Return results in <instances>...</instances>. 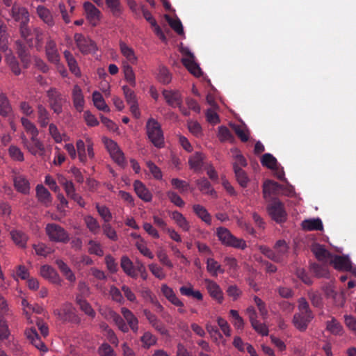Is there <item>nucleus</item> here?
Returning a JSON list of instances; mask_svg holds the SVG:
<instances>
[{
	"label": "nucleus",
	"mask_w": 356,
	"mask_h": 356,
	"mask_svg": "<svg viewBox=\"0 0 356 356\" xmlns=\"http://www.w3.org/2000/svg\"><path fill=\"white\" fill-rule=\"evenodd\" d=\"M298 312L295 313L292 319L294 327L300 332H305L314 318V314L309 303L304 298L298 300Z\"/></svg>",
	"instance_id": "f257e3e1"
},
{
	"label": "nucleus",
	"mask_w": 356,
	"mask_h": 356,
	"mask_svg": "<svg viewBox=\"0 0 356 356\" xmlns=\"http://www.w3.org/2000/svg\"><path fill=\"white\" fill-rule=\"evenodd\" d=\"M216 235L221 243L225 246L240 250H245L247 248L245 240L236 238L225 227H218L216 229Z\"/></svg>",
	"instance_id": "f03ea898"
},
{
	"label": "nucleus",
	"mask_w": 356,
	"mask_h": 356,
	"mask_svg": "<svg viewBox=\"0 0 356 356\" xmlns=\"http://www.w3.org/2000/svg\"><path fill=\"white\" fill-rule=\"evenodd\" d=\"M54 314L63 323L79 324L81 322L80 318L76 314L75 308L68 302L63 303L60 308L54 309Z\"/></svg>",
	"instance_id": "7ed1b4c3"
},
{
	"label": "nucleus",
	"mask_w": 356,
	"mask_h": 356,
	"mask_svg": "<svg viewBox=\"0 0 356 356\" xmlns=\"http://www.w3.org/2000/svg\"><path fill=\"white\" fill-rule=\"evenodd\" d=\"M147 134L153 145L159 148L163 146L164 138L160 124L154 118H150L146 124Z\"/></svg>",
	"instance_id": "20e7f679"
},
{
	"label": "nucleus",
	"mask_w": 356,
	"mask_h": 356,
	"mask_svg": "<svg viewBox=\"0 0 356 356\" xmlns=\"http://www.w3.org/2000/svg\"><path fill=\"white\" fill-rule=\"evenodd\" d=\"M45 232L50 241L67 243L70 241V236L67 232L58 224H47L45 227Z\"/></svg>",
	"instance_id": "39448f33"
},
{
	"label": "nucleus",
	"mask_w": 356,
	"mask_h": 356,
	"mask_svg": "<svg viewBox=\"0 0 356 356\" xmlns=\"http://www.w3.org/2000/svg\"><path fill=\"white\" fill-rule=\"evenodd\" d=\"M48 103L50 108L57 115L63 112V106L65 99L63 95L56 88H50L47 91Z\"/></svg>",
	"instance_id": "423d86ee"
},
{
	"label": "nucleus",
	"mask_w": 356,
	"mask_h": 356,
	"mask_svg": "<svg viewBox=\"0 0 356 356\" xmlns=\"http://www.w3.org/2000/svg\"><path fill=\"white\" fill-rule=\"evenodd\" d=\"M24 147L33 156H43L45 153L44 145L38 136H31L29 140L24 134L21 136Z\"/></svg>",
	"instance_id": "0eeeda50"
},
{
	"label": "nucleus",
	"mask_w": 356,
	"mask_h": 356,
	"mask_svg": "<svg viewBox=\"0 0 356 356\" xmlns=\"http://www.w3.org/2000/svg\"><path fill=\"white\" fill-rule=\"evenodd\" d=\"M74 39L77 48L83 54L94 53L97 49L95 42L81 33H75Z\"/></svg>",
	"instance_id": "6e6552de"
},
{
	"label": "nucleus",
	"mask_w": 356,
	"mask_h": 356,
	"mask_svg": "<svg viewBox=\"0 0 356 356\" xmlns=\"http://www.w3.org/2000/svg\"><path fill=\"white\" fill-rule=\"evenodd\" d=\"M268 214L273 220L278 223L284 222L286 220V213L284 210L283 204L279 200H274L267 207Z\"/></svg>",
	"instance_id": "1a4fd4ad"
},
{
	"label": "nucleus",
	"mask_w": 356,
	"mask_h": 356,
	"mask_svg": "<svg viewBox=\"0 0 356 356\" xmlns=\"http://www.w3.org/2000/svg\"><path fill=\"white\" fill-rule=\"evenodd\" d=\"M187 56L181 59V63L187 70L195 76H200L202 74V70L199 65L195 61V56L188 49L183 51Z\"/></svg>",
	"instance_id": "9d476101"
},
{
	"label": "nucleus",
	"mask_w": 356,
	"mask_h": 356,
	"mask_svg": "<svg viewBox=\"0 0 356 356\" xmlns=\"http://www.w3.org/2000/svg\"><path fill=\"white\" fill-rule=\"evenodd\" d=\"M143 314L148 321L149 323L161 334L168 335V331L165 328L164 324L153 314L150 310L144 309Z\"/></svg>",
	"instance_id": "9b49d317"
},
{
	"label": "nucleus",
	"mask_w": 356,
	"mask_h": 356,
	"mask_svg": "<svg viewBox=\"0 0 356 356\" xmlns=\"http://www.w3.org/2000/svg\"><path fill=\"white\" fill-rule=\"evenodd\" d=\"M162 95L168 105L172 108H177L183 103L182 95L179 90H163Z\"/></svg>",
	"instance_id": "f8f14e48"
},
{
	"label": "nucleus",
	"mask_w": 356,
	"mask_h": 356,
	"mask_svg": "<svg viewBox=\"0 0 356 356\" xmlns=\"http://www.w3.org/2000/svg\"><path fill=\"white\" fill-rule=\"evenodd\" d=\"M16 52L20 59L23 67L27 69L31 64V56L26 45L21 41L15 42Z\"/></svg>",
	"instance_id": "ddd939ff"
},
{
	"label": "nucleus",
	"mask_w": 356,
	"mask_h": 356,
	"mask_svg": "<svg viewBox=\"0 0 356 356\" xmlns=\"http://www.w3.org/2000/svg\"><path fill=\"white\" fill-rule=\"evenodd\" d=\"M86 18L92 26H96L99 21L101 12L92 3L87 1L83 3Z\"/></svg>",
	"instance_id": "4468645a"
},
{
	"label": "nucleus",
	"mask_w": 356,
	"mask_h": 356,
	"mask_svg": "<svg viewBox=\"0 0 356 356\" xmlns=\"http://www.w3.org/2000/svg\"><path fill=\"white\" fill-rule=\"evenodd\" d=\"M41 276L44 278L47 279L51 282L61 285L63 280L60 277L56 270L49 265H43L40 268V270Z\"/></svg>",
	"instance_id": "2eb2a0df"
},
{
	"label": "nucleus",
	"mask_w": 356,
	"mask_h": 356,
	"mask_svg": "<svg viewBox=\"0 0 356 356\" xmlns=\"http://www.w3.org/2000/svg\"><path fill=\"white\" fill-rule=\"evenodd\" d=\"M119 47L120 53L126 59V61L123 63H127L129 65H136L138 62V57L134 49L122 40L120 41Z\"/></svg>",
	"instance_id": "dca6fc26"
},
{
	"label": "nucleus",
	"mask_w": 356,
	"mask_h": 356,
	"mask_svg": "<svg viewBox=\"0 0 356 356\" xmlns=\"http://www.w3.org/2000/svg\"><path fill=\"white\" fill-rule=\"evenodd\" d=\"M25 335L29 341L38 350L43 352L47 351V346H45L44 343L42 341L35 328L26 330L25 331Z\"/></svg>",
	"instance_id": "f3484780"
},
{
	"label": "nucleus",
	"mask_w": 356,
	"mask_h": 356,
	"mask_svg": "<svg viewBox=\"0 0 356 356\" xmlns=\"http://www.w3.org/2000/svg\"><path fill=\"white\" fill-rule=\"evenodd\" d=\"M14 187L16 191L24 195H27L30 192V184L25 176L22 175H15L13 178Z\"/></svg>",
	"instance_id": "a211bd4d"
},
{
	"label": "nucleus",
	"mask_w": 356,
	"mask_h": 356,
	"mask_svg": "<svg viewBox=\"0 0 356 356\" xmlns=\"http://www.w3.org/2000/svg\"><path fill=\"white\" fill-rule=\"evenodd\" d=\"M72 98L75 109L78 112H82L85 104V99L82 90L78 85H75L73 87Z\"/></svg>",
	"instance_id": "6ab92c4d"
},
{
	"label": "nucleus",
	"mask_w": 356,
	"mask_h": 356,
	"mask_svg": "<svg viewBox=\"0 0 356 356\" xmlns=\"http://www.w3.org/2000/svg\"><path fill=\"white\" fill-rule=\"evenodd\" d=\"M45 53L48 60L52 63L56 64L60 60L59 54L58 52L56 43L51 39H49L45 46Z\"/></svg>",
	"instance_id": "aec40b11"
},
{
	"label": "nucleus",
	"mask_w": 356,
	"mask_h": 356,
	"mask_svg": "<svg viewBox=\"0 0 356 356\" xmlns=\"http://www.w3.org/2000/svg\"><path fill=\"white\" fill-rule=\"evenodd\" d=\"M121 313L127 321V324L134 333H137L138 331V320L134 314V313L126 307L121 308Z\"/></svg>",
	"instance_id": "412c9836"
},
{
	"label": "nucleus",
	"mask_w": 356,
	"mask_h": 356,
	"mask_svg": "<svg viewBox=\"0 0 356 356\" xmlns=\"http://www.w3.org/2000/svg\"><path fill=\"white\" fill-rule=\"evenodd\" d=\"M134 188L138 197L144 202H149L152 200V193L142 181L136 180L134 183Z\"/></svg>",
	"instance_id": "4be33fe9"
},
{
	"label": "nucleus",
	"mask_w": 356,
	"mask_h": 356,
	"mask_svg": "<svg viewBox=\"0 0 356 356\" xmlns=\"http://www.w3.org/2000/svg\"><path fill=\"white\" fill-rule=\"evenodd\" d=\"M204 159L205 156L202 152H195L188 159L190 168L193 170L195 172L202 171Z\"/></svg>",
	"instance_id": "5701e85b"
},
{
	"label": "nucleus",
	"mask_w": 356,
	"mask_h": 356,
	"mask_svg": "<svg viewBox=\"0 0 356 356\" xmlns=\"http://www.w3.org/2000/svg\"><path fill=\"white\" fill-rule=\"evenodd\" d=\"M11 15L15 21L21 22H29V13L24 7L14 4L11 8Z\"/></svg>",
	"instance_id": "b1692460"
},
{
	"label": "nucleus",
	"mask_w": 356,
	"mask_h": 356,
	"mask_svg": "<svg viewBox=\"0 0 356 356\" xmlns=\"http://www.w3.org/2000/svg\"><path fill=\"white\" fill-rule=\"evenodd\" d=\"M161 291L165 298L170 302L172 305L177 307H184V303L176 296L173 289L168 286L166 284L161 285Z\"/></svg>",
	"instance_id": "393cba45"
},
{
	"label": "nucleus",
	"mask_w": 356,
	"mask_h": 356,
	"mask_svg": "<svg viewBox=\"0 0 356 356\" xmlns=\"http://www.w3.org/2000/svg\"><path fill=\"white\" fill-rule=\"evenodd\" d=\"M207 289L209 295L219 303L223 300V293L220 286L212 280H206Z\"/></svg>",
	"instance_id": "a878e982"
},
{
	"label": "nucleus",
	"mask_w": 356,
	"mask_h": 356,
	"mask_svg": "<svg viewBox=\"0 0 356 356\" xmlns=\"http://www.w3.org/2000/svg\"><path fill=\"white\" fill-rule=\"evenodd\" d=\"M50 113L47 109L42 105L37 106V122L40 127L45 128L49 125Z\"/></svg>",
	"instance_id": "bb28decb"
},
{
	"label": "nucleus",
	"mask_w": 356,
	"mask_h": 356,
	"mask_svg": "<svg viewBox=\"0 0 356 356\" xmlns=\"http://www.w3.org/2000/svg\"><path fill=\"white\" fill-rule=\"evenodd\" d=\"M331 263L334 268L339 270L350 271L352 268L350 259L345 256L335 255Z\"/></svg>",
	"instance_id": "cd10ccee"
},
{
	"label": "nucleus",
	"mask_w": 356,
	"mask_h": 356,
	"mask_svg": "<svg viewBox=\"0 0 356 356\" xmlns=\"http://www.w3.org/2000/svg\"><path fill=\"white\" fill-rule=\"evenodd\" d=\"M76 303L79 306L80 309L86 315L92 318L96 316L95 310L92 309L90 304L83 297L82 295L79 294L76 296Z\"/></svg>",
	"instance_id": "c85d7f7f"
},
{
	"label": "nucleus",
	"mask_w": 356,
	"mask_h": 356,
	"mask_svg": "<svg viewBox=\"0 0 356 356\" xmlns=\"http://www.w3.org/2000/svg\"><path fill=\"white\" fill-rule=\"evenodd\" d=\"M301 226L305 231H322L323 229L322 221L318 218L305 219L302 222Z\"/></svg>",
	"instance_id": "c756f323"
},
{
	"label": "nucleus",
	"mask_w": 356,
	"mask_h": 356,
	"mask_svg": "<svg viewBox=\"0 0 356 356\" xmlns=\"http://www.w3.org/2000/svg\"><path fill=\"white\" fill-rule=\"evenodd\" d=\"M312 251L320 261H326L328 259L332 257V254L325 249V246L318 243L312 246Z\"/></svg>",
	"instance_id": "7c9ffc66"
},
{
	"label": "nucleus",
	"mask_w": 356,
	"mask_h": 356,
	"mask_svg": "<svg viewBox=\"0 0 356 356\" xmlns=\"http://www.w3.org/2000/svg\"><path fill=\"white\" fill-rule=\"evenodd\" d=\"M36 196L38 200L45 206H49L52 201L49 191L42 184L36 186Z\"/></svg>",
	"instance_id": "2f4dec72"
},
{
	"label": "nucleus",
	"mask_w": 356,
	"mask_h": 356,
	"mask_svg": "<svg viewBox=\"0 0 356 356\" xmlns=\"http://www.w3.org/2000/svg\"><path fill=\"white\" fill-rule=\"evenodd\" d=\"M120 266L124 273L132 278H136L137 273L133 262L127 256H122L120 259Z\"/></svg>",
	"instance_id": "473e14b6"
},
{
	"label": "nucleus",
	"mask_w": 356,
	"mask_h": 356,
	"mask_svg": "<svg viewBox=\"0 0 356 356\" xmlns=\"http://www.w3.org/2000/svg\"><path fill=\"white\" fill-rule=\"evenodd\" d=\"M58 183L63 187L67 196L72 199L77 194L75 187L71 180L67 179L64 176H59L58 178Z\"/></svg>",
	"instance_id": "72a5a7b5"
},
{
	"label": "nucleus",
	"mask_w": 356,
	"mask_h": 356,
	"mask_svg": "<svg viewBox=\"0 0 356 356\" xmlns=\"http://www.w3.org/2000/svg\"><path fill=\"white\" fill-rule=\"evenodd\" d=\"M10 234L15 245L22 248L26 247L28 236L24 232L19 229H13Z\"/></svg>",
	"instance_id": "f704fd0d"
},
{
	"label": "nucleus",
	"mask_w": 356,
	"mask_h": 356,
	"mask_svg": "<svg viewBox=\"0 0 356 356\" xmlns=\"http://www.w3.org/2000/svg\"><path fill=\"white\" fill-rule=\"evenodd\" d=\"M64 57L67 61L70 72L76 76L79 77L81 76V70L78 66L76 59L72 53L67 50H65L64 51Z\"/></svg>",
	"instance_id": "c9c22d12"
},
{
	"label": "nucleus",
	"mask_w": 356,
	"mask_h": 356,
	"mask_svg": "<svg viewBox=\"0 0 356 356\" xmlns=\"http://www.w3.org/2000/svg\"><path fill=\"white\" fill-rule=\"evenodd\" d=\"M280 188L281 186L277 182L272 180L266 181L263 185L264 197L267 200L271 194L276 193Z\"/></svg>",
	"instance_id": "e433bc0d"
},
{
	"label": "nucleus",
	"mask_w": 356,
	"mask_h": 356,
	"mask_svg": "<svg viewBox=\"0 0 356 356\" xmlns=\"http://www.w3.org/2000/svg\"><path fill=\"white\" fill-rule=\"evenodd\" d=\"M13 108L10 101L3 92L0 93V115L6 118L12 113Z\"/></svg>",
	"instance_id": "4c0bfd02"
},
{
	"label": "nucleus",
	"mask_w": 356,
	"mask_h": 356,
	"mask_svg": "<svg viewBox=\"0 0 356 356\" xmlns=\"http://www.w3.org/2000/svg\"><path fill=\"white\" fill-rule=\"evenodd\" d=\"M193 212L206 224L210 225L211 224V216L206 209V208L200 204H194L193 206Z\"/></svg>",
	"instance_id": "58836bf2"
},
{
	"label": "nucleus",
	"mask_w": 356,
	"mask_h": 356,
	"mask_svg": "<svg viewBox=\"0 0 356 356\" xmlns=\"http://www.w3.org/2000/svg\"><path fill=\"white\" fill-rule=\"evenodd\" d=\"M171 218L175 222L177 225L183 231H189L191 227L189 222L186 220L182 213L177 211H175L172 213Z\"/></svg>",
	"instance_id": "ea45409f"
},
{
	"label": "nucleus",
	"mask_w": 356,
	"mask_h": 356,
	"mask_svg": "<svg viewBox=\"0 0 356 356\" xmlns=\"http://www.w3.org/2000/svg\"><path fill=\"white\" fill-rule=\"evenodd\" d=\"M233 170L235 174L236 179L239 185L245 188L249 182V178L246 172L236 164H233Z\"/></svg>",
	"instance_id": "a19ab883"
},
{
	"label": "nucleus",
	"mask_w": 356,
	"mask_h": 356,
	"mask_svg": "<svg viewBox=\"0 0 356 356\" xmlns=\"http://www.w3.org/2000/svg\"><path fill=\"white\" fill-rule=\"evenodd\" d=\"M37 14L48 26H52L54 24V21L50 10L44 6L40 5L37 7Z\"/></svg>",
	"instance_id": "79ce46f5"
},
{
	"label": "nucleus",
	"mask_w": 356,
	"mask_h": 356,
	"mask_svg": "<svg viewBox=\"0 0 356 356\" xmlns=\"http://www.w3.org/2000/svg\"><path fill=\"white\" fill-rule=\"evenodd\" d=\"M196 184L200 191L211 196H216V192L212 188L211 183L205 177L200 178L196 181Z\"/></svg>",
	"instance_id": "37998d69"
},
{
	"label": "nucleus",
	"mask_w": 356,
	"mask_h": 356,
	"mask_svg": "<svg viewBox=\"0 0 356 356\" xmlns=\"http://www.w3.org/2000/svg\"><path fill=\"white\" fill-rule=\"evenodd\" d=\"M8 48V35L7 26L3 20L0 19V51H6Z\"/></svg>",
	"instance_id": "c03bdc74"
},
{
	"label": "nucleus",
	"mask_w": 356,
	"mask_h": 356,
	"mask_svg": "<svg viewBox=\"0 0 356 356\" xmlns=\"http://www.w3.org/2000/svg\"><path fill=\"white\" fill-rule=\"evenodd\" d=\"M92 101L95 106L99 109V111H102L104 112H109L110 108L108 105L106 104L102 94L97 91H95L92 93Z\"/></svg>",
	"instance_id": "a18cd8bd"
},
{
	"label": "nucleus",
	"mask_w": 356,
	"mask_h": 356,
	"mask_svg": "<svg viewBox=\"0 0 356 356\" xmlns=\"http://www.w3.org/2000/svg\"><path fill=\"white\" fill-rule=\"evenodd\" d=\"M122 68L125 80L131 86L135 87L136 85V76L132 67L127 63H122Z\"/></svg>",
	"instance_id": "49530a36"
},
{
	"label": "nucleus",
	"mask_w": 356,
	"mask_h": 356,
	"mask_svg": "<svg viewBox=\"0 0 356 356\" xmlns=\"http://www.w3.org/2000/svg\"><path fill=\"white\" fill-rule=\"evenodd\" d=\"M274 250L277 256L279 257L280 262H282L284 258L287 255L289 246L284 240H279L275 244Z\"/></svg>",
	"instance_id": "de8ad7c7"
},
{
	"label": "nucleus",
	"mask_w": 356,
	"mask_h": 356,
	"mask_svg": "<svg viewBox=\"0 0 356 356\" xmlns=\"http://www.w3.org/2000/svg\"><path fill=\"white\" fill-rule=\"evenodd\" d=\"M207 270L212 276H217L219 273H224V270L221 268V266L213 258L207 259Z\"/></svg>",
	"instance_id": "09e8293b"
},
{
	"label": "nucleus",
	"mask_w": 356,
	"mask_h": 356,
	"mask_svg": "<svg viewBox=\"0 0 356 356\" xmlns=\"http://www.w3.org/2000/svg\"><path fill=\"white\" fill-rule=\"evenodd\" d=\"M326 329L334 335H341L343 334V327L335 318H332L330 321L326 322Z\"/></svg>",
	"instance_id": "8fccbe9b"
},
{
	"label": "nucleus",
	"mask_w": 356,
	"mask_h": 356,
	"mask_svg": "<svg viewBox=\"0 0 356 356\" xmlns=\"http://www.w3.org/2000/svg\"><path fill=\"white\" fill-rule=\"evenodd\" d=\"M5 60L12 72L15 76H19L21 74L22 70L19 66V63L15 56L13 54L8 55L6 57Z\"/></svg>",
	"instance_id": "3c124183"
},
{
	"label": "nucleus",
	"mask_w": 356,
	"mask_h": 356,
	"mask_svg": "<svg viewBox=\"0 0 356 356\" xmlns=\"http://www.w3.org/2000/svg\"><path fill=\"white\" fill-rule=\"evenodd\" d=\"M110 316L120 330L124 333L129 332V326L120 314L113 311H111Z\"/></svg>",
	"instance_id": "603ef678"
},
{
	"label": "nucleus",
	"mask_w": 356,
	"mask_h": 356,
	"mask_svg": "<svg viewBox=\"0 0 356 356\" xmlns=\"http://www.w3.org/2000/svg\"><path fill=\"white\" fill-rule=\"evenodd\" d=\"M179 291L182 296L193 297L197 300H202L203 299L202 293L198 290L194 291L192 286H182L179 288Z\"/></svg>",
	"instance_id": "864d4df0"
},
{
	"label": "nucleus",
	"mask_w": 356,
	"mask_h": 356,
	"mask_svg": "<svg viewBox=\"0 0 356 356\" xmlns=\"http://www.w3.org/2000/svg\"><path fill=\"white\" fill-rule=\"evenodd\" d=\"M84 222L87 228L94 234L99 233L100 225L96 218L90 215H88L83 218Z\"/></svg>",
	"instance_id": "5fc2aeb1"
},
{
	"label": "nucleus",
	"mask_w": 356,
	"mask_h": 356,
	"mask_svg": "<svg viewBox=\"0 0 356 356\" xmlns=\"http://www.w3.org/2000/svg\"><path fill=\"white\" fill-rule=\"evenodd\" d=\"M19 33L21 37L26 40L29 46L33 44L32 38H29L33 33V31L28 26V22H21L19 25Z\"/></svg>",
	"instance_id": "6e6d98bb"
},
{
	"label": "nucleus",
	"mask_w": 356,
	"mask_h": 356,
	"mask_svg": "<svg viewBox=\"0 0 356 356\" xmlns=\"http://www.w3.org/2000/svg\"><path fill=\"white\" fill-rule=\"evenodd\" d=\"M21 122L27 134H30L31 136H38L39 131L31 120L26 118H22Z\"/></svg>",
	"instance_id": "4d7b16f0"
},
{
	"label": "nucleus",
	"mask_w": 356,
	"mask_h": 356,
	"mask_svg": "<svg viewBox=\"0 0 356 356\" xmlns=\"http://www.w3.org/2000/svg\"><path fill=\"white\" fill-rule=\"evenodd\" d=\"M86 144L82 140H78L76 143V155H78L79 159L80 162L82 163H86L87 161V154H86Z\"/></svg>",
	"instance_id": "13d9d810"
},
{
	"label": "nucleus",
	"mask_w": 356,
	"mask_h": 356,
	"mask_svg": "<svg viewBox=\"0 0 356 356\" xmlns=\"http://www.w3.org/2000/svg\"><path fill=\"white\" fill-rule=\"evenodd\" d=\"M8 154L10 157L16 161L22 162L24 160V153L16 145H10L8 148Z\"/></svg>",
	"instance_id": "bf43d9fd"
},
{
	"label": "nucleus",
	"mask_w": 356,
	"mask_h": 356,
	"mask_svg": "<svg viewBox=\"0 0 356 356\" xmlns=\"http://www.w3.org/2000/svg\"><path fill=\"white\" fill-rule=\"evenodd\" d=\"M310 270L318 277H326L328 275L327 267L316 263H313L310 266Z\"/></svg>",
	"instance_id": "052dcab7"
},
{
	"label": "nucleus",
	"mask_w": 356,
	"mask_h": 356,
	"mask_svg": "<svg viewBox=\"0 0 356 356\" xmlns=\"http://www.w3.org/2000/svg\"><path fill=\"white\" fill-rule=\"evenodd\" d=\"M96 209L99 213V215L102 218L104 221V223L109 222L112 219V213H111L109 209L104 205H99V204H96Z\"/></svg>",
	"instance_id": "680f3d73"
},
{
	"label": "nucleus",
	"mask_w": 356,
	"mask_h": 356,
	"mask_svg": "<svg viewBox=\"0 0 356 356\" xmlns=\"http://www.w3.org/2000/svg\"><path fill=\"white\" fill-rule=\"evenodd\" d=\"M107 6L111 9L115 17H119L122 14V8L120 0H105Z\"/></svg>",
	"instance_id": "e2e57ef3"
},
{
	"label": "nucleus",
	"mask_w": 356,
	"mask_h": 356,
	"mask_svg": "<svg viewBox=\"0 0 356 356\" xmlns=\"http://www.w3.org/2000/svg\"><path fill=\"white\" fill-rule=\"evenodd\" d=\"M229 316L232 318V322L235 327L242 330L244 326V321L239 315L238 311L231 309L229 311Z\"/></svg>",
	"instance_id": "0e129e2a"
},
{
	"label": "nucleus",
	"mask_w": 356,
	"mask_h": 356,
	"mask_svg": "<svg viewBox=\"0 0 356 356\" xmlns=\"http://www.w3.org/2000/svg\"><path fill=\"white\" fill-rule=\"evenodd\" d=\"M261 163L268 168L274 169L277 165V159L272 154L266 153L262 156Z\"/></svg>",
	"instance_id": "69168bd1"
},
{
	"label": "nucleus",
	"mask_w": 356,
	"mask_h": 356,
	"mask_svg": "<svg viewBox=\"0 0 356 356\" xmlns=\"http://www.w3.org/2000/svg\"><path fill=\"white\" fill-rule=\"evenodd\" d=\"M140 341L144 348H149L156 343V338L150 332H145L141 337Z\"/></svg>",
	"instance_id": "338daca9"
},
{
	"label": "nucleus",
	"mask_w": 356,
	"mask_h": 356,
	"mask_svg": "<svg viewBox=\"0 0 356 356\" xmlns=\"http://www.w3.org/2000/svg\"><path fill=\"white\" fill-rule=\"evenodd\" d=\"M88 252L91 254H95L102 257L104 254V251L101 247V244L95 241L90 240L88 241Z\"/></svg>",
	"instance_id": "774afa93"
}]
</instances>
